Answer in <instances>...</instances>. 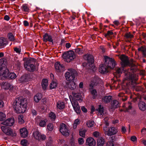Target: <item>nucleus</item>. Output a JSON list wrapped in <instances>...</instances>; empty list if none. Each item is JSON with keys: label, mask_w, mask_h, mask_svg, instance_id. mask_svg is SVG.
Listing matches in <instances>:
<instances>
[{"label": "nucleus", "mask_w": 146, "mask_h": 146, "mask_svg": "<svg viewBox=\"0 0 146 146\" xmlns=\"http://www.w3.org/2000/svg\"><path fill=\"white\" fill-rule=\"evenodd\" d=\"M28 143V141L26 139H23L21 140V144L23 146H26Z\"/></svg>", "instance_id": "nucleus-45"}, {"label": "nucleus", "mask_w": 146, "mask_h": 146, "mask_svg": "<svg viewBox=\"0 0 146 146\" xmlns=\"http://www.w3.org/2000/svg\"><path fill=\"white\" fill-rule=\"evenodd\" d=\"M105 63L110 70L113 69L116 65V63L114 58L105 56H104Z\"/></svg>", "instance_id": "nucleus-4"}, {"label": "nucleus", "mask_w": 146, "mask_h": 146, "mask_svg": "<svg viewBox=\"0 0 146 146\" xmlns=\"http://www.w3.org/2000/svg\"><path fill=\"white\" fill-rule=\"evenodd\" d=\"M94 123V121H89L87 123V125L88 127H91L93 126Z\"/></svg>", "instance_id": "nucleus-43"}, {"label": "nucleus", "mask_w": 146, "mask_h": 146, "mask_svg": "<svg viewBox=\"0 0 146 146\" xmlns=\"http://www.w3.org/2000/svg\"><path fill=\"white\" fill-rule=\"evenodd\" d=\"M113 33L112 30L108 31H107V33L105 34L104 36L106 37H107L108 36H110L113 35Z\"/></svg>", "instance_id": "nucleus-46"}, {"label": "nucleus", "mask_w": 146, "mask_h": 146, "mask_svg": "<svg viewBox=\"0 0 146 146\" xmlns=\"http://www.w3.org/2000/svg\"><path fill=\"white\" fill-rule=\"evenodd\" d=\"M117 132V128L113 127L109 129L107 132V133L108 136H111L116 134Z\"/></svg>", "instance_id": "nucleus-18"}, {"label": "nucleus", "mask_w": 146, "mask_h": 146, "mask_svg": "<svg viewBox=\"0 0 146 146\" xmlns=\"http://www.w3.org/2000/svg\"><path fill=\"white\" fill-rule=\"evenodd\" d=\"M66 42V41L64 39H62L61 40L60 45L61 46H64V44Z\"/></svg>", "instance_id": "nucleus-55"}, {"label": "nucleus", "mask_w": 146, "mask_h": 146, "mask_svg": "<svg viewBox=\"0 0 146 146\" xmlns=\"http://www.w3.org/2000/svg\"><path fill=\"white\" fill-rule=\"evenodd\" d=\"M59 130L62 134L64 136H67L69 135V130L66 128V125L64 123L61 124Z\"/></svg>", "instance_id": "nucleus-10"}, {"label": "nucleus", "mask_w": 146, "mask_h": 146, "mask_svg": "<svg viewBox=\"0 0 146 146\" xmlns=\"http://www.w3.org/2000/svg\"><path fill=\"white\" fill-rule=\"evenodd\" d=\"M7 41L4 39L1 38H0V46H3L6 44Z\"/></svg>", "instance_id": "nucleus-38"}, {"label": "nucleus", "mask_w": 146, "mask_h": 146, "mask_svg": "<svg viewBox=\"0 0 146 146\" xmlns=\"http://www.w3.org/2000/svg\"><path fill=\"white\" fill-rule=\"evenodd\" d=\"M80 122V120L79 119H75L73 124V128L74 129H76L77 127V125Z\"/></svg>", "instance_id": "nucleus-39"}, {"label": "nucleus", "mask_w": 146, "mask_h": 146, "mask_svg": "<svg viewBox=\"0 0 146 146\" xmlns=\"http://www.w3.org/2000/svg\"><path fill=\"white\" fill-rule=\"evenodd\" d=\"M24 116L23 115L20 114L18 116L19 122L20 124H23L25 122L24 120L23 119Z\"/></svg>", "instance_id": "nucleus-36"}, {"label": "nucleus", "mask_w": 146, "mask_h": 146, "mask_svg": "<svg viewBox=\"0 0 146 146\" xmlns=\"http://www.w3.org/2000/svg\"><path fill=\"white\" fill-rule=\"evenodd\" d=\"M67 84L68 88L72 90H74L76 88V84L74 81L69 82Z\"/></svg>", "instance_id": "nucleus-21"}, {"label": "nucleus", "mask_w": 146, "mask_h": 146, "mask_svg": "<svg viewBox=\"0 0 146 146\" xmlns=\"http://www.w3.org/2000/svg\"><path fill=\"white\" fill-rule=\"evenodd\" d=\"M74 109L75 111L77 113L79 114L81 112V110L79 106H77L76 107H74Z\"/></svg>", "instance_id": "nucleus-44"}, {"label": "nucleus", "mask_w": 146, "mask_h": 146, "mask_svg": "<svg viewBox=\"0 0 146 146\" xmlns=\"http://www.w3.org/2000/svg\"><path fill=\"white\" fill-rule=\"evenodd\" d=\"M22 7L23 10L27 12L29 10V8L26 5H23L22 6Z\"/></svg>", "instance_id": "nucleus-50"}, {"label": "nucleus", "mask_w": 146, "mask_h": 146, "mask_svg": "<svg viewBox=\"0 0 146 146\" xmlns=\"http://www.w3.org/2000/svg\"><path fill=\"white\" fill-rule=\"evenodd\" d=\"M85 133L86 131L84 130L80 131L79 135L81 136L82 137H84L85 136Z\"/></svg>", "instance_id": "nucleus-53"}, {"label": "nucleus", "mask_w": 146, "mask_h": 146, "mask_svg": "<svg viewBox=\"0 0 146 146\" xmlns=\"http://www.w3.org/2000/svg\"><path fill=\"white\" fill-rule=\"evenodd\" d=\"M27 102L26 99L22 97L17 98L13 103V108L17 113H23L27 109Z\"/></svg>", "instance_id": "nucleus-1"}, {"label": "nucleus", "mask_w": 146, "mask_h": 146, "mask_svg": "<svg viewBox=\"0 0 146 146\" xmlns=\"http://www.w3.org/2000/svg\"><path fill=\"white\" fill-rule=\"evenodd\" d=\"M33 64V62H32L31 61H30L29 60H27L26 62H25L24 63V67L25 66L27 65H29L30 64Z\"/></svg>", "instance_id": "nucleus-57"}, {"label": "nucleus", "mask_w": 146, "mask_h": 146, "mask_svg": "<svg viewBox=\"0 0 146 146\" xmlns=\"http://www.w3.org/2000/svg\"><path fill=\"white\" fill-rule=\"evenodd\" d=\"M23 24L24 25L25 27L29 25V23L27 21H24L23 22Z\"/></svg>", "instance_id": "nucleus-62"}, {"label": "nucleus", "mask_w": 146, "mask_h": 146, "mask_svg": "<svg viewBox=\"0 0 146 146\" xmlns=\"http://www.w3.org/2000/svg\"><path fill=\"white\" fill-rule=\"evenodd\" d=\"M42 119L41 117L38 116L36 117L35 120L37 123L38 124Z\"/></svg>", "instance_id": "nucleus-49"}, {"label": "nucleus", "mask_w": 146, "mask_h": 146, "mask_svg": "<svg viewBox=\"0 0 146 146\" xmlns=\"http://www.w3.org/2000/svg\"><path fill=\"white\" fill-rule=\"evenodd\" d=\"M47 128L48 130L52 131L53 129V125L52 123H49L47 126Z\"/></svg>", "instance_id": "nucleus-42"}, {"label": "nucleus", "mask_w": 146, "mask_h": 146, "mask_svg": "<svg viewBox=\"0 0 146 146\" xmlns=\"http://www.w3.org/2000/svg\"><path fill=\"white\" fill-rule=\"evenodd\" d=\"M41 111L42 112H44L46 111V107L45 106H42L41 107Z\"/></svg>", "instance_id": "nucleus-59"}, {"label": "nucleus", "mask_w": 146, "mask_h": 146, "mask_svg": "<svg viewBox=\"0 0 146 146\" xmlns=\"http://www.w3.org/2000/svg\"><path fill=\"white\" fill-rule=\"evenodd\" d=\"M68 71L64 74L66 80L70 82L74 81L75 76L77 75L76 71L73 69H69Z\"/></svg>", "instance_id": "nucleus-5"}, {"label": "nucleus", "mask_w": 146, "mask_h": 146, "mask_svg": "<svg viewBox=\"0 0 146 146\" xmlns=\"http://www.w3.org/2000/svg\"><path fill=\"white\" fill-rule=\"evenodd\" d=\"M138 50L139 51H142L143 55L145 56H146V52H145V50H144V48L143 46L138 48Z\"/></svg>", "instance_id": "nucleus-40"}, {"label": "nucleus", "mask_w": 146, "mask_h": 146, "mask_svg": "<svg viewBox=\"0 0 146 146\" xmlns=\"http://www.w3.org/2000/svg\"><path fill=\"white\" fill-rule=\"evenodd\" d=\"M91 94L92 95V98L95 99L97 96V91L94 89H92V88H90L89 89Z\"/></svg>", "instance_id": "nucleus-30"}, {"label": "nucleus", "mask_w": 146, "mask_h": 146, "mask_svg": "<svg viewBox=\"0 0 146 146\" xmlns=\"http://www.w3.org/2000/svg\"><path fill=\"white\" fill-rule=\"evenodd\" d=\"M72 95L73 96L74 99L75 100L78 101H82L81 98L82 96L80 94L78 93H75V92H72Z\"/></svg>", "instance_id": "nucleus-25"}, {"label": "nucleus", "mask_w": 146, "mask_h": 146, "mask_svg": "<svg viewBox=\"0 0 146 146\" xmlns=\"http://www.w3.org/2000/svg\"><path fill=\"white\" fill-rule=\"evenodd\" d=\"M54 66L56 71L58 72L63 71L64 68V66L63 64H61L59 62H56Z\"/></svg>", "instance_id": "nucleus-13"}, {"label": "nucleus", "mask_w": 146, "mask_h": 146, "mask_svg": "<svg viewBox=\"0 0 146 146\" xmlns=\"http://www.w3.org/2000/svg\"><path fill=\"white\" fill-rule=\"evenodd\" d=\"M31 112L33 116H36L37 114L36 110L34 109H31Z\"/></svg>", "instance_id": "nucleus-52"}, {"label": "nucleus", "mask_w": 146, "mask_h": 146, "mask_svg": "<svg viewBox=\"0 0 146 146\" xmlns=\"http://www.w3.org/2000/svg\"><path fill=\"white\" fill-rule=\"evenodd\" d=\"M6 115L3 113L0 112V121H3L5 119Z\"/></svg>", "instance_id": "nucleus-41"}, {"label": "nucleus", "mask_w": 146, "mask_h": 146, "mask_svg": "<svg viewBox=\"0 0 146 146\" xmlns=\"http://www.w3.org/2000/svg\"><path fill=\"white\" fill-rule=\"evenodd\" d=\"M58 83L56 80H53L50 84L49 87L50 89L56 88L57 87Z\"/></svg>", "instance_id": "nucleus-27"}, {"label": "nucleus", "mask_w": 146, "mask_h": 146, "mask_svg": "<svg viewBox=\"0 0 146 146\" xmlns=\"http://www.w3.org/2000/svg\"><path fill=\"white\" fill-rule=\"evenodd\" d=\"M130 139L131 141L133 142L137 140V138L135 136H131Z\"/></svg>", "instance_id": "nucleus-54"}, {"label": "nucleus", "mask_w": 146, "mask_h": 146, "mask_svg": "<svg viewBox=\"0 0 146 146\" xmlns=\"http://www.w3.org/2000/svg\"><path fill=\"white\" fill-rule=\"evenodd\" d=\"M93 135L94 137H97L99 136V133L97 132H94Z\"/></svg>", "instance_id": "nucleus-63"}, {"label": "nucleus", "mask_w": 146, "mask_h": 146, "mask_svg": "<svg viewBox=\"0 0 146 146\" xmlns=\"http://www.w3.org/2000/svg\"><path fill=\"white\" fill-rule=\"evenodd\" d=\"M62 57L66 62H69L75 58L76 55L74 51L70 50L64 52L63 54Z\"/></svg>", "instance_id": "nucleus-6"}, {"label": "nucleus", "mask_w": 146, "mask_h": 146, "mask_svg": "<svg viewBox=\"0 0 146 146\" xmlns=\"http://www.w3.org/2000/svg\"><path fill=\"white\" fill-rule=\"evenodd\" d=\"M31 79L30 75L28 74H25L22 76L20 78V81L22 83L28 82Z\"/></svg>", "instance_id": "nucleus-15"}, {"label": "nucleus", "mask_w": 146, "mask_h": 146, "mask_svg": "<svg viewBox=\"0 0 146 146\" xmlns=\"http://www.w3.org/2000/svg\"><path fill=\"white\" fill-rule=\"evenodd\" d=\"M105 142L104 138L102 137H99L97 141L98 146H103Z\"/></svg>", "instance_id": "nucleus-23"}, {"label": "nucleus", "mask_w": 146, "mask_h": 146, "mask_svg": "<svg viewBox=\"0 0 146 146\" xmlns=\"http://www.w3.org/2000/svg\"><path fill=\"white\" fill-rule=\"evenodd\" d=\"M24 67L28 71L30 72H33L35 69V66L33 64L25 66Z\"/></svg>", "instance_id": "nucleus-20"}, {"label": "nucleus", "mask_w": 146, "mask_h": 146, "mask_svg": "<svg viewBox=\"0 0 146 146\" xmlns=\"http://www.w3.org/2000/svg\"><path fill=\"white\" fill-rule=\"evenodd\" d=\"M119 58L121 61V65L122 67L116 69V74L119 75L121 74L124 71V67L129 65L130 64L128 56L125 55H121Z\"/></svg>", "instance_id": "nucleus-3"}, {"label": "nucleus", "mask_w": 146, "mask_h": 146, "mask_svg": "<svg viewBox=\"0 0 146 146\" xmlns=\"http://www.w3.org/2000/svg\"><path fill=\"white\" fill-rule=\"evenodd\" d=\"M120 104L118 101L113 100L111 102V108L115 109L119 107Z\"/></svg>", "instance_id": "nucleus-22"}, {"label": "nucleus", "mask_w": 146, "mask_h": 146, "mask_svg": "<svg viewBox=\"0 0 146 146\" xmlns=\"http://www.w3.org/2000/svg\"><path fill=\"white\" fill-rule=\"evenodd\" d=\"M4 103L3 100H0V107L3 108L4 107Z\"/></svg>", "instance_id": "nucleus-60"}, {"label": "nucleus", "mask_w": 146, "mask_h": 146, "mask_svg": "<svg viewBox=\"0 0 146 146\" xmlns=\"http://www.w3.org/2000/svg\"><path fill=\"white\" fill-rule=\"evenodd\" d=\"M42 98L41 94L40 93H37L34 97V100L36 103L39 102Z\"/></svg>", "instance_id": "nucleus-31"}, {"label": "nucleus", "mask_w": 146, "mask_h": 146, "mask_svg": "<svg viewBox=\"0 0 146 146\" xmlns=\"http://www.w3.org/2000/svg\"><path fill=\"white\" fill-rule=\"evenodd\" d=\"M75 51L76 53L80 54H82L83 50L82 49L78 48H76L75 50Z\"/></svg>", "instance_id": "nucleus-48"}, {"label": "nucleus", "mask_w": 146, "mask_h": 146, "mask_svg": "<svg viewBox=\"0 0 146 146\" xmlns=\"http://www.w3.org/2000/svg\"><path fill=\"white\" fill-rule=\"evenodd\" d=\"M72 106L74 108V107H76L77 106H79L78 103L76 101H74L73 103H72Z\"/></svg>", "instance_id": "nucleus-56"}, {"label": "nucleus", "mask_w": 146, "mask_h": 146, "mask_svg": "<svg viewBox=\"0 0 146 146\" xmlns=\"http://www.w3.org/2000/svg\"><path fill=\"white\" fill-rule=\"evenodd\" d=\"M47 121L46 119H42L39 123V125L41 127H44L46 126V122Z\"/></svg>", "instance_id": "nucleus-35"}, {"label": "nucleus", "mask_w": 146, "mask_h": 146, "mask_svg": "<svg viewBox=\"0 0 146 146\" xmlns=\"http://www.w3.org/2000/svg\"><path fill=\"white\" fill-rule=\"evenodd\" d=\"M110 70L106 65L105 63L104 64H102L99 68V72L102 74H106L109 72Z\"/></svg>", "instance_id": "nucleus-14"}, {"label": "nucleus", "mask_w": 146, "mask_h": 146, "mask_svg": "<svg viewBox=\"0 0 146 146\" xmlns=\"http://www.w3.org/2000/svg\"><path fill=\"white\" fill-rule=\"evenodd\" d=\"M17 77L16 74L14 72H10L7 79H14Z\"/></svg>", "instance_id": "nucleus-32"}, {"label": "nucleus", "mask_w": 146, "mask_h": 146, "mask_svg": "<svg viewBox=\"0 0 146 146\" xmlns=\"http://www.w3.org/2000/svg\"><path fill=\"white\" fill-rule=\"evenodd\" d=\"M101 80V79L98 76H96L94 77L92 82L94 84V85L97 86Z\"/></svg>", "instance_id": "nucleus-29"}, {"label": "nucleus", "mask_w": 146, "mask_h": 146, "mask_svg": "<svg viewBox=\"0 0 146 146\" xmlns=\"http://www.w3.org/2000/svg\"><path fill=\"white\" fill-rule=\"evenodd\" d=\"M86 143L89 146H95L96 142L94 138L92 137H88L86 139Z\"/></svg>", "instance_id": "nucleus-19"}, {"label": "nucleus", "mask_w": 146, "mask_h": 146, "mask_svg": "<svg viewBox=\"0 0 146 146\" xmlns=\"http://www.w3.org/2000/svg\"><path fill=\"white\" fill-rule=\"evenodd\" d=\"M138 106L139 109L142 111H145L146 109L145 103L143 102L140 101Z\"/></svg>", "instance_id": "nucleus-24"}, {"label": "nucleus", "mask_w": 146, "mask_h": 146, "mask_svg": "<svg viewBox=\"0 0 146 146\" xmlns=\"http://www.w3.org/2000/svg\"><path fill=\"white\" fill-rule=\"evenodd\" d=\"M112 96H105L102 98L103 101L106 104L110 102L112 100Z\"/></svg>", "instance_id": "nucleus-26"}, {"label": "nucleus", "mask_w": 146, "mask_h": 146, "mask_svg": "<svg viewBox=\"0 0 146 146\" xmlns=\"http://www.w3.org/2000/svg\"><path fill=\"white\" fill-rule=\"evenodd\" d=\"M9 85H10V83H6L5 84V89H8L9 87Z\"/></svg>", "instance_id": "nucleus-64"}, {"label": "nucleus", "mask_w": 146, "mask_h": 146, "mask_svg": "<svg viewBox=\"0 0 146 146\" xmlns=\"http://www.w3.org/2000/svg\"><path fill=\"white\" fill-rule=\"evenodd\" d=\"M20 132L21 136L24 138L27 137L29 134L28 131L27 129L24 127L20 129Z\"/></svg>", "instance_id": "nucleus-17"}, {"label": "nucleus", "mask_w": 146, "mask_h": 146, "mask_svg": "<svg viewBox=\"0 0 146 146\" xmlns=\"http://www.w3.org/2000/svg\"><path fill=\"white\" fill-rule=\"evenodd\" d=\"M78 142L79 144H82L84 142V140L83 138H79L78 139Z\"/></svg>", "instance_id": "nucleus-51"}, {"label": "nucleus", "mask_w": 146, "mask_h": 146, "mask_svg": "<svg viewBox=\"0 0 146 146\" xmlns=\"http://www.w3.org/2000/svg\"><path fill=\"white\" fill-rule=\"evenodd\" d=\"M81 110L84 113H86L87 111V110L84 106H82L81 107Z\"/></svg>", "instance_id": "nucleus-61"}, {"label": "nucleus", "mask_w": 146, "mask_h": 146, "mask_svg": "<svg viewBox=\"0 0 146 146\" xmlns=\"http://www.w3.org/2000/svg\"><path fill=\"white\" fill-rule=\"evenodd\" d=\"M41 85L43 90H46L48 85V80L47 79H43Z\"/></svg>", "instance_id": "nucleus-28"}, {"label": "nucleus", "mask_w": 146, "mask_h": 146, "mask_svg": "<svg viewBox=\"0 0 146 146\" xmlns=\"http://www.w3.org/2000/svg\"><path fill=\"white\" fill-rule=\"evenodd\" d=\"M14 50L16 52V53L18 54H20L21 51V49L17 47L15 48H14Z\"/></svg>", "instance_id": "nucleus-58"}, {"label": "nucleus", "mask_w": 146, "mask_h": 146, "mask_svg": "<svg viewBox=\"0 0 146 146\" xmlns=\"http://www.w3.org/2000/svg\"><path fill=\"white\" fill-rule=\"evenodd\" d=\"M127 82H126V85L127 88H134L136 86L137 83L136 81L138 78L134 74L130 73H128L125 78Z\"/></svg>", "instance_id": "nucleus-2"}, {"label": "nucleus", "mask_w": 146, "mask_h": 146, "mask_svg": "<svg viewBox=\"0 0 146 146\" xmlns=\"http://www.w3.org/2000/svg\"><path fill=\"white\" fill-rule=\"evenodd\" d=\"M35 135L36 139L39 141H44L46 138V136L45 135L42 134L38 131L35 132Z\"/></svg>", "instance_id": "nucleus-12"}, {"label": "nucleus", "mask_w": 146, "mask_h": 146, "mask_svg": "<svg viewBox=\"0 0 146 146\" xmlns=\"http://www.w3.org/2000/svg\"><path fill=\"white\" fill-rule=\"evenodd\" d=\"M7 37L10 41H13L15 40L14 36L12 33H9L7 35Z\"/></svg>", "instance_id": "nucleus-34"}, {"label": "nucleus", "mask_w": 146, "mask_h": 146, "mask_svg": "<svg viewBox=\"0 0 146 146\" xmlns=\"http://www.w3.org/2000/svg\"><path fill=\"white\" fill-rule=\"evenodd\" d=\"M42 40L43 41L45 42L48 41L52 43V44H53V40L52 39V36L51 35H49L46 33H45L43 36Z\"/></svg>", "instance_id": "nucleus-11"}, {"label": "nucleus", "mask_w": 146, "mask_h": 146, "mask_svg": "<svg viewBox=\"0 0 146 146\" xmlns=\"http://www.w3.org/2000/svg\"><path fill=\"white\" fill-rule=\"evenodd\" d=\"M104 108L103 106L101 105H99L98 108L96 109H95L94 106H92L91 108V113H93L94 111H98V114L103 116L104 115Z\"/></svg>", "instance_id": "nucleus-9"}, {"label": "nucleus", "mask_w": 146, "mask_h": 146, "mask_svg": "<svg viewBox=\"0 0 146 146\" xmlns=\"http://www.w3.org/2000/svg\"><path fill=\"white\" fill-rule=\"evenodd\" d=\"M133 36L130 33H127L125 35V37L127 38H132Z\"/></svg>", "instance_id": "nucleus-47"}, {"label": "nucleus", "mask_w": 146, "mask_h": 146, "mask_svg": "<svg viewBox=\"0 0 146 146\" xmlns=\"http://www.w3.org/2000/svg\"><path fill=\"white\" fill-rule=\"evenodd\" d=\"M1 129L4 133L7 135H11L13 137L16 136V134L15 133H13L12 130L9 127L7 126H2Z\"/></svg>", "instance_id": "nucleus-8"}, {"label": "nucleus", "mask_w": 146, "mask_h": 146, "mask_svg": "<svg viewBox=\"0 0 146 146\" xmlns=\"http://www.w3.org/2000/svg\"><path fill=\"white\" fill-rule=\"evenodd\" d=\"M14 122V118H9L3 122V124L6 126H11L13 125Z\"/></svg>", "instance_id": "nucleus-16"}, {"label": "nucleus", "mask_w": 146, "mask_h": 146, "mask_svg": "<svg viewBox=\"0 0 146 146\" xmlns=\"http://www.w3.org/2000/svg\"><path fill=\"white\" fill-rule=\"evenodd\" d=\"M57 107L60 109H62L64 108L65 104L64 102H59L57 104Z\"/></svg>", "instance_id": "nucleus-33"}, {"label": "nucleus", "mask_w": 146, "mask_h": 146, "mask_svg": "<svg viewBox=\"0 0 146 146\" xmlns=\"http://www.w3.org/2000/svg\"><path fill=\"white\" fill-rule=\"evenodd\" d=\"M49 116L52 120L54 121L56 119V116L55 113L51 112L49 114Z\"/></svg>", "instance_id": "nucleus-37"}, {"label": "nucleus", "mask_w": 146, "mask_h": 146, "mask_svg": "<svg viewBox=\"0 0 146 146\" xmlns=\"http://www.w3.org/2000/svg\"><path fill=\"white\" fill-rule=\"evenodd\" d=\"M86 58V59L87 60L88 62L87 65L89 66L90 68L93 71H94L96 70V68L94 65V58L93 56L91 54H86L85 55Z\"/></svg>", "instance_id": "nucleus-7"}]
</instances>
